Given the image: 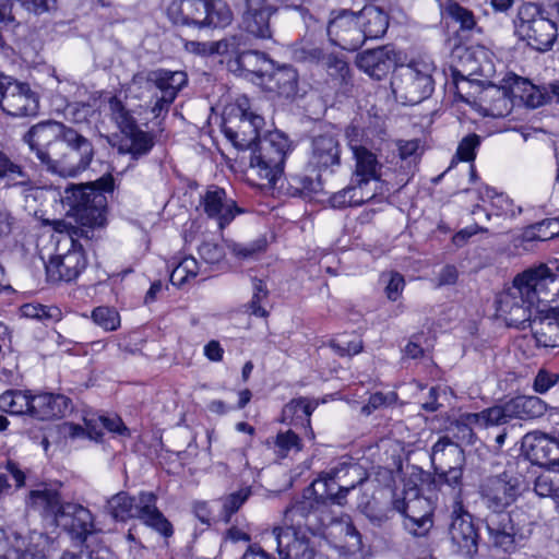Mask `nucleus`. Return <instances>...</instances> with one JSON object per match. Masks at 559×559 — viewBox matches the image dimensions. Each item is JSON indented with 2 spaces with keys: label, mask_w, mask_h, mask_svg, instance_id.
<instances>
[{
  "label": "nucleus",
  "mask_w": 559,
  "mask_h": 559,
  "mask_svg": "<svg viewBox=\"0 0 559 559\" xmlns=\"http://www.w3.org/2000/svg\"><path fill=\"white\" fill-rule=\"evenodd\" d=\"M276 549L281 559H313L316 549L308 534L287 530H273Z\"/></svg>",
  "instance_id": "a878e982"
},
{
  "label": "nucleus",
  "mask_w": 559,
  "mask_h": 559,
  "mask_svg": "<svg viewBox=\"0 0 559 559\" xmlns=\"http://www.w3.org/2000/svg\"><path fill=\"white\" fill-rule=\"evenodd\" d=\"M68 152L61 160H52L49 171L62 177H75L85 170L94 157V148L88 139L69 128L62 140Z\"/></svg>",
  "instance_id": "9b49d317"
},
{
  "label": "nucleus",
  "mask_w": 559,
  "mask_h": 559,
  "mask_svg": "<svg viewBox=\"0 0 559 559\" xmlns=\"http://www.w3.org/2000/svg\"><path fill=\"white\" fill-rule=\"evenodd\" d=\"M110 109L112 112V118L116 121L122 134L130 133L132 129L138 127L135 120L129 114V111L124 109L121 102L112 99L110 102Z\"/></svg>",
  "instance_id": "338daca9"
},
{
  "label": "nucleus",
  "mask_w": 559,
  "mask_h": 559,
  "mask_svg": "<svg viewBox=\"0 0 559 559\" xmlns=\"http://www.w3.org/2000/svg\"><path fill=\"white\" fill-rule=\"evenodd\" d=\"M201 204L206 215L217 221L219 228H224L241 212L235 201L227 198L225 190L217 186L207 188Z\"/></svg>",
  "instance_id": "393cba45"
},
{
  "label": "nucleus",
  "mask_w": 559,
  "mask_h": 559,
  "mask_svg": "<svg viewBox=\"0 0 559 559\" xmlns=\"http://www.w3.org/2000/svg\"><path fill=\"white\" fill-rule=\"evenodd\" d=\"M47 544L48 536L40 532H31L26 537L16 535V544L3 559H48Z\"/></svg>",
  "instance_id": "2f4dec72"
},
{
  "label": "nucleus",
  "mask_w": 559,
  "mask_h": 559,
  "mask_svg": "<svg viewBox=\"0 0 559 559\" xmlns=\"http://www.w3.org/2000/svg\"><path fill=\"white\" fill-rule=\"evenodd\" d=\"M322 66L336 85L344 86L346 88L350 84V69L344 58L334 53H329Z\"/></svg>",
  "instance_id": "de8ad7c7"
},
{
  "label": "nucleus",
  "mask_w": 559,
  "mask_h": 559,
  "mask_svg": "<svg viewBox=\"0 0 559 559\" xmlns=\"http://www.w3.org/2000/svg\"><path fill=\"white\" fill-rule=\"evenodd\" d=\"M199 274V263L193 257H185L170 273V282L175 286H182Z\"/></svg>",
  "instance_id": "864d4df0"
},
{
  "label": "nucleus",
  "mask_w": 559,
  "mask_h": 559,
  "mask_svg": "<svg viewBox=\"0 0 559 559\" xmlns=\"http://www.w3.org/2000/svg\"><path fill=\"white\" fill-rule=\"evenodd\" d=\"M69 128L57 121H44L33 126L24 135V141L36 153L37 158L49 170L53 159L46 148L57 140H63Z\"/></svg>",
  "instance_id": "412c9836"
},
{
  "label": "nucleus",
  "mask_w": 559,
  "mask_h": 559,
  "mask_svg": "<svg viewBox=\"0 0 559 559\" xmlns=\"http://www.w3.org/2000/svg\"><path fill=\"white\" fill-rule=\"evenodd\" d=\"M527 459L545 467L559 465V441L544 433H532L524 438Z\"/></svg>",
  "instance_id": "bb28decb"
},
{
  "label": "nucleus",
  "mask_w": 559,
  "mask_h": 559,
  "mask_svg": "<svg viewBox=\"0 0 559 559\" xmlns=\"http://www.w3.org/2000/svg\"><path fill=\"white\" fill-rule=\"evenodd\" d=\"M154 146V136L139 127L132 129L130 133L123 134L120 144V151L128 153L133 159L147 155Z\"/></svg>",
  "instance_id": "79ce46f5"
},
{
  "label": "nucleus",
  "mask_w": 559,
  "mask_h": 559,
  "mask_svg": "<svg viewBox=\"0 0 559 559\" xmlns=\"http://www.w3.org/2000/svg\"><path fill=\"white\" fill-rule=\"evenodd\" d=\"M71 411V400L62 394L32 395L31 416L39 420L63 417Z\"/></svg>",
  "instance_id": "c85d7f7f"
},
{
  "label": "nucleus",
  "mask_w": 559,
  "mask_h": 559,
  "mask_svg": "<svg viewBox=\"0 0 559 559\" xmlns=\"http://www.w3.org/2000/svg\"><path fill=\"white\" fill-rule=\"evenodd\" d=\"M328 55L320 46L311 43H302L294 50V58L297 61L316 64H323Z\"/></svg>",
  "instance_id": "bf43d9fd"
},
{
  "label": "nucleus",
  "mask_w": 559,
  "mask_h": 559,
  "mask_svg": "<svg viewBox=\"0 0 559 559\" xmlns=\"http://www.w3.org/2000/svg\"><path fill=\"white\" fill-rule=\"evenodd\" d=\"M433 481L440 486H448L453 491V502L462 501L461 492L463 487V466H455L444 469H435Z\"/></svg>",
  "instance_id": "8fccbe9b"
},
{
  "label": "nucleus",
  "mask_w": 559,
  "mask_h": 559,
  "mask_svg": "<svg viewBox=\"0 0 559 559\" xmlns=\"http://www.w3.org/2000/svg\"><path fill=\"white\" fill-rule=\"evenodd\" d=\"M275 453L284 459L292 452H299L301 450V442L299 437L292 430L278 432L274 441Z\"/></svg>",
  "instance_id": "13d9d810"
},
{
  "label": "nucleus",
  "mask_w": 559,
  "mask_h": 559,
  "mask_svg": "<svg viewBox=\"0 0 559 559\" xmlns=\"http://www.w3.org/2000/svg\"><path fill=\"white\" fill-rule=\"evenodd\" d=\"M32 395L27 391L8 390L0 395V411L11 415H31Z\"/></svg>",
  "instance_id": "49530a36"
},
{
  "label": "nucleus",
  "mask_w": 559,
  "mask_h": 559,
  "mask_svg": "<svg viewBox=\"0 0 559 559\" xmlns=\"http://www.w3.org/2000/svg\"><path fill=\"white\" fill-rule=\"evenodd\" d=\"M0 182H4L7 187L21 186L25 191L32 190V180L25 173L22 165L16 163L0 148Z\"/></svg>",
  "instance_id": "a19ab883"
},
{
  "label": "nucleus",
  "mask_w": 559,
  "mask_h": 559,
  "mask_svg": "<svg viewBox=\"0 0 559 559\" xmlns=\"http://www.w3.org/2000/svg\"><path fill=\"white\" fill-rule=\"evenodd\" d=\"M417 504H427V500L418 498L407 503L396 500L394 509L404 514L405 530L413 536L423 537L432 528L433 520L430 510L425 511L424 514H416Z\"/></svg>",
  "instance_id": "c756f323"
},
{
  "label": "nucleus",
  "mask_w": 559,
  "mask_h": 559,
  "mask_svg": "<svg viewBox=\"0 0 559 559\" xmlns=\"http://www.w3.org/2000/svg\"><path fill=\"white\" fill-rule=\"evenodd\" d=\"M317 404L306 397L292 400L283 408V416L285 419H290L295 425L300 421H306L310 425V416L316 409Z\"/></svg>",
  "instance_id": "09e8293b"
},
{
  "label": "nucleus",
  "mask_w": 559,
  "mask_h": 559,
  "mask_svg": "<svg viewBox=\"0 0 559 559\" xmlns=\"http://www.w3.org/2000/svg\"><path fill=\"white\" fill-rule=\"evenodd\" d=\"M277 9L267 0H246L241 15L242 29L259 39L272 38L271 16Z\"/></svg>",
  "instance_id": "6ab92c4d"
},
{
  "label": "nucleus",
  "mask_w": 559,
  "mask_h": 559,
  "mask_svg": "<svg viewBox=\"0 0 559 559\" xmlns=\"http://www.w3.org/2000/svg\"><path fill=\"white\" fill-rule=\"evenodd\" d=\"M55 525L64 530L73 539L80 543L85 542L95 532L92 512L82 504L74 502L64 503Z\"/></svg>",
  "instance_id": "a211bd4d"
},
{
  "label": "nucleus",
  "mask_w": 559,
  "mask_h": 559,
  "mask_svg": "<svg viewBox=\"0 0 559 559\" xmlns=\"http://www.w3.org/2000/svg\"><path fill=\"white\" fill-rule=\"evenodd\" d=\"M547 412V404L535 395H519L501 405L491 407V418L497 425L502 426L514 418H538Z\"/></svg>",
  "instance_id": "dca6fc26"
},
{
  "label": "nucleus",
  "mask_w": 559,
  "mask_h": 559,
  "mask_svg": "<svg viewBox=\"0 0 559 559\" xmlns=\"http://www.w3.org/2000/svg\"><path fill=\"white\" fill-rule=\"evenodd\" d=\"M433 469L463 466L465 457L463 449L449 437H441L431 449Z\"/></svg>",
  "instance_id": "72a5a7b5"
},
{
  "label": "nucleus",
  "mask_w": 559,
  "mask_h": 559,
  "mask_svg": "<svg viewBox=\"0 0 559 559\" xmlns=\"http://www.w3.org/2000/svg\"><path fill=\"white\" fill-rule=\"evenodd\" d=\"M357 19L365 35V41L382 37L389 27V15L376 5H365L358 12Z\"/></svg>",
  "instance_id": "e433bc0d"
},
{
  "label": "nucleus",
  "mask_w": 559,
  "mask_h": 559,
  "mask_svg": "<svg viewBox=\"0 0 559 559\" xmlns=\"http://www.w3.org/2000/svg\"><path fill=\"white\" fill-rule=\"evenodd\" d=\"M510 94L519 98L525 106L537 108L551 102V95L547 86H537L528 80L516 76L510 85Z\"/></svg>",
  "instance_id": "c9c22d12"
},
{
  "label": "nucleus",
  "mask_w": 559,
  "mask_h": 559,
  "mask_svg": "<svg viewBox=\"0 0 559 559\" xmlns=\"http://www.w3.org/2000/svg\"><path fill=\"white\" fill-rule=\"evenodd\" d=\"M0 108L13 117L36 116L39 95L26 82L0 73Z\"/></svg>",
  "instance_id": "9d476101"
},
{
  "label": "nucleus",
  "mask_w": 559,
  "mask_h": 559,
  "mask_svg": "<svg viewBox=\"0 0 559 559\" xmlns=\"http://www.w3.org/2000/svg\"><path fill=\"white\" fill-rule=\"evenodd\" d=\"M234 63L237 70L255 74L262 79L273 68L272 60L264 52L258 50L242 51L235 58Z\"/></svg>",
  "instance_id": "37998d69"
},
{
  "label": "nucleus",
  "mask_w": 559,
  "mask_h": 559,
  "mask_svg": "<svg viewBox=\"0 0 559 559\" xmlns=\"http://www.w3.org/2000/svg\"><path fill=\"white\" fill-rule=\"evenodd\" d=\"M444 12L455 23L460 24L462 31H472L476 27L477 23L474 13L456 1L449 0L444 7Z\"/></svg>",
  "instance_id": "5fc2aeb1"
},
{
  "label": "nucleus",
  "mask_w": 559,
  "mask_h": 559,
  "mask_svg": "<svg viewBox=\"0 0 559 559\" xmlns=\"http://www.w3.org/2000/svg\"><path fill=\"white\" fill-rule=\"evenodd\" d=\"M435 62L429 57H420L407 64L399 66L391 79L392 92L403 104L416 105L428 98L435 90L432 78Z\"/></svg>",
  "instance_id": "423d86ee"
},
{
  "label": "nucleus",
  "mask_w": 559,
  "mask_h": 559,
  "mask_svg": "<svg viewBox=\"0 0 559 559\" xmlns=\"http://www.w3.org/2000/svg\"><path fill=\"white\" fill-rule=\"evenodd\" d=\"M514 34L532 48L545 51L552 47L557 36V23L545 16L534 3H524L513 21Z\"/></svg>",
  "instance_id": "0eeeda50"
},
{
  "label": "nucleus",
  "mask_w": 559,
  "mask_h": 559,
  "mask_svg": "<svg viewBox=\"0 0 559 559\" xmlns=\"http://www.w3.org/2000/svg\"><path fill=\"white\" fill-rule=\"evenodd\" d=\"M264 126L262 116L247 109L241 110L239 123L236 128L224 127L226 138L239 150H251L262 136L260 130Z\"/></svg>",
  "instance_id": "5701e85b"
},
{
  "label": "nucleus",
  "mask_w": 559,
  "mask_h": 559,
  "mask_svg": "<svg viewBox=\"0 0 559 559\" xmlns=\"http://www.w3.org/2000/svg\"><path fill=\"white\" fill-rule=\"evenodd\" d=\"M528 275H518L512 286L503 290L497 298V311L509 326L525 329L533 318L535 299L527 283Z\"/></svg>",
  "instance_id": "6e6552de"
},
{
  "label": "nucleus",
  "mask_w": 559,
  "mask_h": 559,
  "mask_svg": "<svg viewBox=\"0 0 559 559\" xmlns=\"http://www.w3.org/2000/svg\"><path fill=\"white\" fill-rule=\"evenodd\" d=\"M93 322L105 331H116L120 326L118 311L110 307L100 306L92 311Z\"/></svg>",
  "instance_id": "6e6d98bb"
},
{
  "label": "nucleus",
  "mask_w": 559,
  "mask_h": 559,
  "mask_svg": "<svg viewBox=\"0 0 559 559\" xmlns=\"http://www.w3.org/2000/svg\"><path fill=\"white\" fill-rule=\"evenodd\" d=\"M528 326L538 347H559V310L557 308L539 310L538 314L531 319Z\"/></svg>",
  "instance_id": "cd10ccee"
},
{
  "label": "nucleus",
  "mask_w": 559,
  "mask_h": 559,
  "mask_svg": "<svg viewBox=\"0 0 559 559\" xmlns=\"http://www.w3.org/2000/svg\"><path fill=\"white\" fill-rule=\"evenodd\" d=\"M248 44V34L242 29L214 41V50H216L217 55H233L236 58L246 50L245 48Z\"/></svg>",
  "instance_id": "3c124183"
},
{
  "label": "nucleus",
  "mask_w": 559,
  "mask_h": 559,
  "mask_svg": "<svg viewBox=\"0 0 559 559\" xmlns=\"http://www.w3.org/2000/svg\"><path fill=\"white\" fill-rule=\"evenodd\" d=\"M188 76L183 71H169L157 69L146 73H138L133 76V84H145L148 88L155 87L160 95L154 96L152 112L158 117L163 111H167L170 104L177 97L178 92L187 84Z\"/></svg>",
  "instance_id": "1a4fd4ad"
},
{
  "label": "nucleus",
  "mask_w": 559,
  "mask_h": 559,
  "mask_svg": "<svg viewBox=\"0 0 559 559\" xmlns=\"http://www.w3.org/2000/svg\"><path fill=\"white\" fill-rule=\"evenodd\" d=\"M479 199L483 202H489L490 209L484 211L487 219H490L492 215L504 217H514L516 215L512 200L503 193L496 192L492 188L485 187L480 190Z\"/></svg>",
  "instance_id": "c03bdc74"
},
{
  "label": "nucleus",
  "mask_w": 559,
  "mask_h": 559,
  "mask_svg": "<svg viewBox=\"0 0 559 559\" xmlns=\"http://www.w3.org/2000/svg\"><path fill=\"white\" fill-rule=\"evenodd\" d=\"M66 233L70 237L72 248L64 254L52 257L46 264L47 280L51 283L71 282L78 278L87 264L82 246L75 240L76 235L71 230Z\"/></svg>",
  "instance_id": "2eb2a0df"
},
{
  "label": "nucleus",
  "mask_w": 559,
  "mask_h": 559,
  "mask_svg": "<svg viewBox=\"0 0 559 559\" xmlns=\"http://www.w3.org/2000/svg\"><path fill=\"white\" fill-rule=\"evenodd\" d=\"M203 28H225L233 23L234 13L225 0H205Z\"/></svg>",
  "instance_id": "a18cd8bd"
},
{
  "label": "nucleus",
  "mask_w": 559,
  "mask_h": 559,
  "mask_svg": "<svg viewBox=\"0 0 559 559\" xmlns=\"http://www.w3.org/2000/svg\"><path fill=\"white\" fill-rule=\"evenodd\" d=\"M265 239H258L250 243L230 242L228 245L230 252L239 260L254 259L259 253L265 250Z\"/></svg>",
  "instance_id": "052dcab7"
},
{
  "label": "nucleus",
  "mask_w": 559,
  "mask_h": 559,
  "mask_svg": "<svg viewBox=\"0 0 559 559\" xmlns=\"http://www.w3.org/2000/svg\"><path fill=\"white\" fill-rule=\"evenodd\" d=\"M433 469L463 466L465 457L463 449L449 437H441L431 449Z\"/></svg>",
  "instance_id": "473e14b6"
},
{
  "label": "nucleus",
  "mask_w": 559,
  "mask_h": 559,
  "mask_svg": "<svg viewBox=\"0 0 559 559\" xmlns=\"http://www.w3.org/2000/svg\"><path fill=\"white\" fill-rule=\"evenodd\" d=\"M309 165L319 171L334 173L341 165V145L332 134H320L312 139Z\"/></svg>",
  "instance_id": "b1692460"
},
{
  "label": "nucleus",
  "mask_w": 559,
  "mask_h": 559,
  "mask_svg": "<svg viewBox=\"0 0 559 559\" xmlns=\"http://www.w3.org/2000/svg\"><path fill=\"white\" fill-rule=\"evenodd\" d=\"M249 170L263 188H274L284 175L285 160L292 151L288 136L278 130L269 131L250 150Z\"/></svg>",
  "instance_id": "f03ea898"
},
{
  "label": "nucleus",
  "mask_w": 559,
  "mask_h": 559,
  "mask_svg": "<svg viewBox=\"0 0 559 559\" xmlns=\"http://www.w3.org/2000/svg\"><path fill=\"white\" fill-rule=\"evenodd\" d=\"M314 487L304 489L301 498L293 501L283 512L282 525L273 530H287L300 534L322 535L333 521L325 500L316 496Z\"/></svg>",
  "instance_id": "39448f33"
},
{
  "label": "nucleus",
  "mask_w": 559,
  "mask_h": 559,
  "mask_svg": "<svg viewBox=\"0 0 559 559\" xmlns=\"http://www.w3.org/2000/svg\"><path fill=\"white\" fill-rule=\"evenodd\" d=\"M527 283L531 294L538 304H549V308L559 310V267L550 271L548 267H542L537 271H526Z\"/></svg>",
  "instance_id": "4be33fe9"
},
{
  "label": "nucleus",
  "mask_w": 559,
  "mask_h": 559,
  "mask_svg": "<svg viewBox=\"0 0 559 559\" xmlns=\"http://www.w3.org/2000/svg\"><path fill=\"white\" fill-rule=\"evenodd\" d=\"M326 32L330 40L344 50H357L365 43V35L355 13L341 12L329 22Z\"/></svg>",
  "instance_id": "f3484780"
},
{
  "label": "nucleus",
  "mask_w": 559,
  "mask_h": 559,
  "mask_svg": "<svg viewBox=\"0 0 559 559\" xmlns=\"http://www.w3.org/2000/svg\"><path fill=\"white\" fill-rule=\"evenodd\" d=\"M509 524L501 525L498 532L489 536L490 543L506 552L514 550L518 543L528 538L538 516L534 511H526L523 507H516L509 512Z\"/></svg>",
  "instance_id": "ddd939ff"
},
{
  "label": "nucleus",
  "mask_w": 559,
  "mask_h": 559,
  "mask_svg": "<svg viewBox=\"0 0 559 559\" xmlns=\"http://www.w3.org/2000/svg\"><path fill=\"white\" fill-rule=\"evenodd\" d=\"M265 78V84L269 91L285 97L295 95L298 74L293 67L284 66L273 71L270 70Z\"/></svg>",
  "instance_id": "ea45409f"
},
{
  "label": "nucleus",
  "mask_w": 559,
  "mask_h": 559,
  "mask_svg": "<svg viewBox=\"0 0 559 559\" xmlns=\"http://www.w3.org/2000/svg\"><path fill=\"white\" fill-rule=\"evenodd\" d=\"M251 495L249 487L241 488L223 499L224 521L229 522L230 516L237 512Z\"/></svg>",
  "instance_id": "680f3d73"
},
{
  "label": "nucleus",
  "mask_w": 559,
  "mask_h": 559,
  "mask_svg": "<svg viewBox=\"0 0 559 559\" xmlns=\"http://www.w3.org/2000/svg\"><path fill=\"white\" fill-rule=\"evenodd\" d=\"M559 487V475L545 473L539 475L534 481V491L542 498L550 497L555 500L557 488Z\"/></svg>",
  "instance_id": "e2e57ef3"
},
{
  "label": "nucleus",
  "mask_w": 559,
  "mask_h": 559,
  "mask_svg": "<svg viewBox=\"0 0 559 559\" xmlns=\"http://www.w3.org/2000/svg\"><path fill=\"white\" fill-rule=\"evenodd\" d=\"M205 0H173L167 15L174 24L203 28Z\"/></svg>",
  "instance_id": "7c9ffc66"
},
{
  "label": "nucleus",
  "mask_w": 559,
  "mask_h": 559,
  "mask_svg": "<svg viewBox=\"0 0 559 559\" xmlns=\"http://www.w3.org/2000/svg\"><path fill=\"white\" fill-rule=\"evenodd\" d=\"M558 385L559 373L546 368H540L533 380L532 388L535 393L544 395Z\"/></svg>",
  "instance_id": "0e129e2a"
},
{
  "label": "nucleus",
  "mask_w": 559,
  "mask_h": 559,
  "mask_svg": "<svg viewBox=\"0 0 559 559\" xmlns=\"http://www.w3.org/2000/svg\"><path fill=\"white\" fill-rule=\"evenodd\" d=\"M360 466L357 464H341L332 468L323 478L313 481L309 487H314L316 496L325 500L328 508L331 504L344 506L348 492L356 488L355 483L345 480L346 476H359Z\"/></svg>",
  "instance_id": "f8f14e48"
},
{
  "label": "nucleus",
  "mask_w": 559,
  "mask_h": 559,
  "mask_svg": "<svg viewBox=\"0 0 559 559\" xmlns=\"http://www.w3.org/2000/svg\"><path fill=\"white\" fill-rule=\"evenodd\" d=\"M329 345L340 356L356 355L362 349V341L358 336L348 340L347 335H342L331 340Z\"/></svg>",
  "instance_id": "69168bd1"
},
{
  "label": "nucleus",
  "mask_w": 559,
  "mask_h": 559,
  "mask_svg": "<svg viewBox=\"0 0 559 559\" xmlns=\"http://www.w3.org/2000/svg\"><path fill=\"white\" fill-rule=\"evenodd\" d=\"M350 147L356 162L353 177L374 181L378 186L381 178L382 165L378 160L377 155L362 145L350 144Z\"/></svg>",
  "instance_id": "4c0bfd02"
},
{
  "label": "nucleus",
  "mask_w": 559,
  "mask_h": 559,
  "mask_svg": "<svg viewBox=\"0 0 559 559\" xmlns=\"http://www.w3.org/2000/svg\"><path fill=\"white\" fill-rule=\"evenodd\" d=\"M559 235V219L547 218L527 227L523 238L527 241H546Z\"/></svg>",
  "instance_id": "603ef678"
},
{
  "label": "nucleus",
  "mask_w": 559,
  "mask_h": 559,
  "mask_svg": "<svg viewBox=\"0 0 559 559\" xmlns=\"http://www.w3.org/2000/svg\"><path fill=\"white\" fill-rule=\"evenodd\" d=\"M400 52L392 45H384L358 53L357 67L374 80L384 79L401 60Z\"/></svg>",
  "instance_id": "aec40b11"
},
{
  "label": "nucleus",
  "mask_w": 559,
  "mask_h": 559,
  "mask_svg": "<svg viewBox=\"0 0 559 559\" xmlns=\"http://www.w3.org/2000/svg\"><path fill=\"white\" fill-rule=\"evenodd\" d=\"M93 423V419L85 420L86 428L80 425L66 423L63 426V431L71 438L88 437L92 440L98 441L103 437V431L102 429H97L96 424Z\"/></svg>",
  "instance_id": "774afa93"
},
{
  "label": "nucleus",
  "mask_w": 559,
  "mask_h": 559,
  "mask_svg": "<svg viewBox=\"0 0 559 559\" xmlns=\"http://www.w3.org/2000/svg\"><path fill=\"white\" fill-rule=\"evenodd\" d=\"M449 535L457 551L464 556L472 557L477 552L478 531L473 515L464 508L462 501L452 504Z\"/></svg>",
  "instance_id": "4468645a"
},
{
  "label": "nucleus",
  "mask_w": 559,
  "mask_h": 559,
  "mask_svg": "<svg viewBox=\"0 0 559 559\" xmlns=\"http://www.w3.org/2000/svg\"><path fill=\"white\" fill-rule=\"evenodd\" d=\"M21 313L25 318L35 319L41 322L57 321L61 312L57 307H46L43 305L25 304L21 307Z\"/></svg>",
  "instance_id": "4d7b16f0"
},
{
  "label": "nucleus",
  "mask_w": 559,
  "mask_h": 559,
  "mask_svg": "<svg viewBox=\"0 0 559 559\" xmlns=\"http://www.w3.org/2000/svg\"><path fill=\"white\" fill-rule=\"evenodd\" d=\"M157 497L153 492L142 491L131 497L120 491L107 500L106 511L116 521L124 522L139 519L143 524L158 532L164 537L173 535V525L156 507Z\"/></svg>",
  "instance_id": "20e7f679"
},
{
  "label": "nucleus",
  "mask_w": 559,
  "mask_h": 559,
  "mask_svg": "<svg viewBox=\"0 0 559 559\" xmlns=\"http://www.w3.org/2000/svg\"><path fill=\"white\" fill-rule=\"evenodd\" d=\"M66 199L73 212L75 222L80 226L59 219L51 223L52 228L58 233L71 230L76 237L91 238L92 228L102 225L104 221V210L107 203L105 194L97 191L93 186L86 185L67 189Z\"/></svg>",
  "instance_id": "7ed1b4c3"
},
{
  "label": "nucleus",
  "mask_w": 559,
  "mask_h": 559,
  "mask_svg": "<svg viewBox=\"0 0 559 559\" xmlns=\"http://www.w3.org/2000/svg\"><path fill=\"white\" fill-rule=\"evenodd\" d=\"M525 464V460L522 461ZM521 461L508 462L506 469L487 478L480 486V498L488 513L485 516L486 528L490 536L501 525L509 524V512L521 493L522 477L518 473Z\"/></svg>",
  "instance_id": "f257e3e1"
},
{
  "label": "nucleus",
  "mask_w": 559,
  "mask_h": 559,
  "mask_svg": "<svg viewBox=\"0 0 559 559\" xmlns=\"http://www.w3.org/2000/svg\"><path fill=\"white\" fill-rule=\"evenodd\" d=\"M27 503L43 518L51 520L55 524L66 502L61 501V497L56 489L43 487L29 492Z\"/></svg>",
  "instance_id": "f704fd0d"
},
{
  "label": "nucleus",
  "mask_w": 559,
  "mask_h": 559,
  "mask_svg": "<svg viewBox=\"0 0 559 559\" xmlns=\"http://www.w3.org/2000/svg\"><path fill=\"white\" fill-rule=\"evenodd\" d=\"M491 407L481 411L480 413H466L461 415L460 419L455 423L457 438L468 444L474 443L475 433L474 428H487L489 426H498L496 420L491 418L489 413Z\"/></svg>",
  "instance_id": "58836bf2"
}]
</instances>
